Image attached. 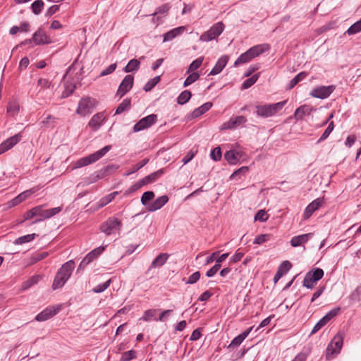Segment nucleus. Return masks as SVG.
I'll list each match as a JSON object with an SVG mask.
<instances>
[{
    "label": "nucleus",
    "mask_w": 361,
    "mask_h": 361,
    "mask_svg": "<svg viewBox=\"0 0 361 361\" xmlns=\"http://www.w3.org/2000/svg\"><path fill=\"white\" fill-rule=\"evenodd\" d=\"M134 78L131 75H127L121 82L116 92V95L120 97H123L133 86Z\"/></svg>",
    "instance_id": "nucleus-9"
},
{
    "label": "nucleus",
    "mask_w": 361,
    "mask_h": 361,
    "mask_svg": "<svg viewBox=\"0 0 361 361\" xmlns=\"http://www.w3.org/2000/svg\"><path fill=\"white\" fill-rule=\"evenodd\" d=\"M111 149V145H106L104 147L100 150L97 151L96 152L91 154L87 157H82L78 159L75 164L74 168H81L89 164H93L100 159L102 157H104L110 149Z\"/></svg>",
    "instance_id": "nucleus-3"
},
{
    "label": "nucleus",
    "mask_w": 361,
    "mask_h": 361,
    "mask_svg": "<svg viewBox=\"0 0 361 361\" xmlns=\"http://www.w3.org/2000/svg\"><path fill=\"white\" fill-rule=\"evenodd\" d=\"M200 78V74L198 73H192L190 74L187 78L185 80L183 86L188 87L190 85L192 84L195 81H197Z\"/></svg>",
    "instance_id": "nucleus-46"
},
{
    "label": "nucleus",
    "mask_w": 361,
    "mask_h": 361,
    "mask_svg": "<svg viewBox=\"0 0 361 361\" xmlns=\"http://www.w3.org/2000/svg\"><path fill=\"white\" fill-rule=\"evenodd\" d=\"M37 235L35 233L27 234V235L18 238L17 239L15 240L13 243L15 245H22L25 243H28V242L33 240L35 238V237H37Z\"/></svg>",
    "instance_id": "nucleus-34"
},
{
    "label": "nucleus",
    "mask_w": 361,
    "mask_h": 361,
    "mask_svg": "<svg viewBox=\"0 0 361 361\" xmlns=\"http://www.w3.org/2000/svg\"><path fill=\"white\" fill-rule=\"evenodd\" d=\"M259 73L253 75L251 78L245 80L242 84V89H247L253 85L259 78Z\"/></svg>",
    "instance_id": "nucleus-41"
},
{
    "label": "nucleus",
    "mask_w": 361,
    "mask_h": 361,
    "mask_svg": "<svg viewBox=\"0 0 361 361\" xmlns=\"http://www.w3.org/2000/svg\"><path fill=\"white\" fill-rule=\"evenodd\" d=\"M157 121L156 114H150L140 119L133 127L134 132H138L149 128Z\"/></svg>",
    "instance_id": "nucleus-8"
},
{
    "label": "nucleus",
    "mask_w": 361,
    "mask_h": 361,
    "mask_svg": "<svg viewBox=\"0 0 361 361\" xmlns=\"http://www.w3.org/2000/svg\"><path fill=\"white\" fill-rule=\"evenodd\" d=\"M159 81L160 76H156L152 78L145 84L144 90L146 92L150 91Z\"/></svg>",
    "instance_id": "nucleus-49"
},
{
    "label": "nucleus",
    "mask_w": 361,
    "mask_h": 361,
    "mask_svg": "<svg viewBox=\"0 0 361 361\" xmlns=\"http://www.w3.org/2000/svg\"><path fill=\"white\" fill-rule=\"evenodd\" d=\"M118 168V166H116L114 165H110V166H107L106 167L95 172V175L97 176V178L99 180V179H102L103 178H104L105 176H108L110 171L113 170V169H117Z\"/></svg>",
    "instance_id": "nucleus-32"
},
{
    "label": "nucleus",
    "mask_w": 361,
    "mask_h": 361,
    "mask_svg": "<svg viewBox=\"0 0 361 361\" xmlns=\"http://www.w3.org/2000/svg\"><path fill=\"white\" fill-rule=\"evenodd\" d=\"M93 259H92L91 255L88 254L84 257V259L81 261L80 264L78 266V271L83 270L87 264H89Z\"/></svg>",
    "instance_id": "nucleus-59"
},
{
    "label": "nucleus",
    "mask_w": 361,
    "mask_h": 361,
    "mask_svg": "<svg viewBox=\"0 0 361 361\" xmlns=\"http://www.w3.org/2000/svg\"><path fill=\"white\" fill-rule=\"evenodd\" d=\"M210 157L215 161L221 160L222 157L221 147H216L213 149L211 152Z\"/></svg>",
    "instance_id": "nucleus-53"
},
{
    "label": "nucleus",
    "mask_w": 361,
    "mask_h": 361,
    "mask_svg": "<svg viewBox=\"0 0 361 361\" xmlns=\"http://www.w3.org/2000/svg\"><path fill=\"white\" fill-rule=\"evenodd\" d=\"M51 85V82L48 79L40 78L37 81V85L40 86L42 89L49 88Z\"/></svg>",
    "instance_id": "nucleus-61"
},
{
    "label": "nucleus",
    "mask_w": 361,
    "mask_h": 361,
    "mask_svg": "<svg viewBox=\"0 0 361 361\" xmlns=\"http://www.w3.org/2000/svg\"><path fill=\"white\" fill-rule=\"evenodd\" d=\"M32 40L36 44H42L49 42L47 36L41 30H39L34 33L32 36Z\"/></svg>",
    "instance_id": "nucleus-28"
},
{
    "label": "nucleus",
    "mask_w": 361,
    "mask_h": 361,
    "mask_svg": "<svg viewBox=\"0 0 361 361\" xmlns=\"http://www.w3.org/2000/svg\"><path fill=\"white\" fill-rule=\"evenodd\" d=\"M225 25L222 22L214 24L207 31L200 35V40L210 42L216 39L224 30Z\"/></svg>",
    "instance_id": "nucleus-5"
},
{
    "label": "nucleus",
    "mask_w": 361,
    "mask_h": 361,
    "mask_svg": "<svg viewBox=\"0 0 361 361\" xmlns=\"http://www.w3.org/2000/svg\"><path fill=\"white\" fill-rule=\"evenodd\" d=\"M169 255L167 253L159 254L152 262L149 269L163 266L167 261Z\"/></svg>",
    "instance_id": "nucleus-26"
},
{
    "label": "nucleus",
    "mask_w": 361,
    "mask_h": 361,
    "mask_svg": "<svg viewBox=\"0 0 361 361\" xmlns=\"http://www.w3.org/2000/svg\"><path fill=\"white\" fill-rule=\"evenodd\" d=\"M252 58L250 54L248 51H246L245 53L242 54L235 61L234 66H237L239 64L245 63L251 61Z\"/></svg>",
    "instance_id": "nucleus-37"
},
{
    "label": "nucleus",
    "mask_w": 361,
    "mask_h": 361,
    "mask_svg": "<svg viewBox=\"0 0 361 361\" xmlns=\"http://www.w3.org/2000/svg\"><path fill=\"white\" fill-rule=\"evenodd\" d=\"M343 344V336L338 333L329 343L326 349V359L331 360L340 353Z\"/></svg>",
    "instance_id": "nucleus-4"
},
{
    "label": "nucleus",
    "mask_w": 361,
    "mask_h": 361,
    "mask_svg": "<svg viewBox=\"0 0 361 361\" xmlns=\"http://www.w3.org/2000/svg\"><path fill=\"white\" fill-rule=\"evenodd\" d=\"M327 323L325 322V320L322 318L313 327L311 334H314L316 332H317L319 330H320L323 326H324Z\"/></svg>",
    "instance_id": "nucleus-64"
},
{
    "label": "nucleus",
    "mask_w": 361,
    "mask_h": 361,
    "mask_svg": "<svg viewBox=\"0 0 361 361\" xmlns=\"http://www.w3.org/2000/svg\"><path fill=\"white\" fill-rule=\"evenodd\" d=\"M149 161V159H142L140 163L137 164H135L132 166V169L127 171L124 176H128L130 175H131L132 173L137 171L138 170H140L141 168H142L144 166H145Z\"/></svg>",
    "instance_id": "nucleus-39"
},
{
    "label": "nucleus",
    "mask_w": 361,
    "mask_h": 361,
    "mask_svg": "<svg viewBox=\"0 0 361 361\" xmlns=\"http://www.w3.org/2000/svg\"><path fill=\"white\" fill-rule=\"evenodd\" d=\"M136 357V351L131 350L126 352H124L122 355L121 360V361H130Z\"/></svg>",
    "instance_id": "nucleus-50"
},
{
    "label": "nucleus",
    "mask_w": 361,
    "mask_h": 361,
    "mask_svg": "<svg viewBox=\"0 0 361 361\" xmlns=\"http://www.w3.org/2000/svg\"><path fill=\"white\" fill-rule=\"evenodd\" d=\"M37 208L39 209V210L37 212V216H39V218L35 220L32 224H37L38 222H40L42 221L49 219V216H47V215L46 213V209L45 210L43 209L42 205L37 206Z\"/></svg>",
    "instance_id": "nucleus-47"
},
{
    "label": "nucleus",
    "mask_w": 361,
    "mask_h": 361,
    "mask_svg": "<svg viewBox=\"0 0 361 361\" xmlns=\"http://www.w3.org/2000/svg\"><path fill=\"white\" fill-rule=\"evenodd\" d=\"M104 113H97L92 116L89 121L88 125L93 130H97L100 127L102 123L104 120Z\"/></svg>",
    "instance_id": "nucleus-20"
},
{
    "label": "nucleus",
    "mask_w": 361,
    "mask_h": 361,
    "mask_svg": "<svg viewBox=\"0 0 361 361\" xmlns=\"http://www.w3.org/2000/svg\"><path fill=\"white\" fill-rule=\"evenodd\" d=\"M74 268L75 262L73 260H69L63 264L55 276L52 288L56 290L62 288L71 277Z\"/></svg>",
    "instance_id": "nucleus-1"
},
{
    "label": "nucleus",
    "mask_w": 361,
    "mask_h": 361,
    "mask_svg": "<svg viewBox=\"0 0 361 361\" xmlns=\"http://www.w3.org/2000/svg\"><path fill=\"white\" fill-rule=\"evenodd\" d=\"M75 89V85L73 84H67L65 85V90L62 92L61 98H66L72 94Z\"/></svg>",
    "instance_id": "nucleus-51"
},
{
    "label": "nucleus",
    "mask_w": 361,
    "mask_h": 361,
    "mask_svg": "<svg viewBox=\"0 0 361 361\" xmlns=\"http://www.w3.org/2000/svg\"><path fill=\"white\" fill-rule=\"evenodd\" d=\"M35 191L32 190H25L20 194H19L17 197L13 198L11 202H8L9 207L16 206L25 200L28 197H30Z\"/></svg>",
    "instance_id": "nucleus-18"
},
{
    "label": "nucleus",
    "mask_w": 361,
    "mask_h": 361,
    "mask_svg": "<svg viewBox=\"0 0 361 361\" xmlns=\"http://www.w3.org/2000/svg\"><path fill=\"white\" fill-rule=\"evenodd\" d=\"M322 203L323 200L320 198H317L309 204L305 209L304 218L305 219H309L312 214L322 206Z\"/></svg>",
    "instance_id": "nucleus-15"
},
{
    "label": "nucleus",
    "mask_w": 361,
    "mask_h": 361,
    "mask_svg": "<svg viewBox=\"0 0 361 361\" xmlns=\"http://www.w3.org/2000/svg\"><path fill=\"white\" fill-rule=\"evenodd\" d=\"M268 215L264 210H259L255 216V221H259L261 222H264L267 220Z\"/></svg>",
    "instance_id": "nucleus-58"
},
{
    "label": "nucleus",
    "mask_w": 361,
    "mask_h": 361,
    "mask_svg": "<svg viewBox=\"0 0 361 361\" xmlns=\"http://www.w3.org/2000/svg\"><path fill=\"white\" fill-rule=\"evenodd\" d=\"M212 106V102H206L200 107L195 109L190 115L192 118H197L209 111Z\"/></svg>",
    "instance_id": "nucleus-25"
},
{
    "label": "nucleus",
    "mask_w": 361,
    "mask_h": 361,
    "mask_svg": "<svg viewBox=\"0 0 361 361\" xmlns=\"http://www.w3.org/2000/svg\"><path fill=\"white\" fill-rule=\"evenodd\" d=\"M20 110V106L16 101H11L7 105V114L11 116H15L17 115Z\"/></svg>",
    "instance_id": "nucleus-30"
},
{
    "label": "nucleus",
    "mask_w": 361,
    "mask_h": 361,
    "mask_svg": "<svg viewBox=\"0 0 361 361\" xmlns=\"http://www.w3.org/2000/svg\"><path fill=\"white\" fill-rule=\"evenodd\" d=\"M39 210V208H37V207H35L32 208L31 209L28 210L27 212L24 214V220L22 221L23 222L25 220L30 219L33 218L34 216H36L37 214V212Z\"/></svg>",
    "instance_id": "nucleus-55"
},
{
    "label": "nucleus",
    "mask_w": 361,
    "mask_h": 361,
    "mask_svg": "<svg viewBox=\"0 0 361 361\" xmlns=\"http://www.w3.org/2000/svg\"><path fill=\"white\" fill-rule=\"evenodd\" d=\"M185 30V27L180 26L176 28H174L169 32H167L164 35V42L171 41L174 39L176 37L181 34Z\"/></svg>",
    "instance_id": "nucleus-29"
},
{
    "label": "nucleus",
    "mask_w": 361,
    "mask_h": 361,
    "mask_svg": "<svg viewBox=\"0 0 361 361\" xmlns=\"http://www.w3.org/2000/svg\"><path fill=\"white\" fill-rule=\"evenodd\" d=\"M131 105V100L129 98H126L117 107L115 114H121L123 111L130 109Z\"/></svg>",
    "instance_id": "nucleus-33"
},
{
    "label": "nucleus",
    "mask_w": 361,
    "mask_h": 361,
    "mask_svg": "<svg viewBox=\"0 0 361 361\" xmlns=\"http://www.w3.org/2000/svg\"><path fill=\"white\" fill-rule=\"evenodd\" d=\"M156 312H157V310H155V309H150V310H146L144 312V315L142 317V319H143L145 322H149V321H151L152 319L154 320V319H157L155 317Z\"/></svg>",
    "instance_id": "nucleus-48"
},
{
    "label": "nucleus",
    "mask_w": 361,
    "mask_h": 361,
    "mask_svg": "<svg viewBox=\"0 0 361 361\" xmlns=\"http://www.w3.org/2000/svg\"><path fill=\"white\" fill-rule=\"evenodd\" d=\"M307 75V73L305 71L300 72L296 75L290 81L288 85V89L293 88L299 82L304 80Z\"/></svg>",
    "instance_id": "nucleus-35"
},
{
    "label": "nucleus",
    "mask_w": 361,
    "mask_h": 361,
    "mask_svg": "<svg viewBox=\"0 0 361 361\" xmlns=\"http://www.w3.org/2000/svg\"><path fill=\"white\" fill-rule=\"evenodd\" d=\"M92 102L90 97L82 98L78 104L76 112L82 116H85L92 111Z\"/></svg>",
    "instance_id": "nucleus-11"
},
{
    "label": "nucleus",
    "mask_w": 361,
    "mask_h": 361,
    "mask_svg": "<svg viewBox=\"0 0 361 361\" xmlns=\"http://www.w3.org/2000/svg\"><path fill=\"white\" fill-rule=\"evenodd\" d=\"M105 247L103 246L98 247L91 252L88 253L89 255H91L92 259L94 260L96 259L102 252L104 250Z\"/></svg>",
    "instance_id": "nucleus-62"
},
{
    "label": "nucleus",
    "mask_w": 361,
    "mask_h": 361,
    "mask_svg": "<svg viewBox=\"0 0 361 361\" xmlns=\"http://www.w3.org/2000/svg\"><path fill=\"white\" fill-rule=\"evenodd\" d=\"M121 221L115 217H109L106 221L100 226V230L106 235H110L116 230H120Z\"/></svg>",
    "instance_id": "nucleus-7"
},
{
    "label": "nucleus",
    "mask_w": 361,
    "mask_h": 361,
    "mask_svg": "<svg viewBox=\"0 0 361 361\" xmlns=\"http://www.w3.org/2000/svg\"><path fill=\"white\" fill-rule=\"evenodd\" d=\"M169 201V197L167 195H162L158 198H157L153 202L150 203L147 207V209L149 212H155L159 209H161L164 205H165Z\"/></svg>",
    "instance_id": "nucleus-16"
},
{
    "label": "nucleus",
    "mask_w": 361,
    "mask_h": 361,
    "mask_svg": "<svg viewBox=\"0 0 361 361\" xmlns=\"http://www.w3.org/2000/svg\"><path fill=\"white\" fill-rule=\"evenodd\" d=\"M154 197V193L152 191L145 192L141 197V203L146 207L149 204V202Z\"/></svg>",
    "instance_id": "nucleus-40"
},
{
    "label": "nucleus",
    "mask_w": 361,
    "mask_h": 361,
    "mask_svg": "<svg viewBox=\"0 0 361 361\" xmlns=\"http://www.w3.org/2000/svg\"><path fill=\"white\" fill-rule=\"evenodd\" d=\"M224 158L230 164H236L240 158V154L238 152L231 149L226 152Z\"/></svg>",
    "instance_id": "nucleus-23"
},
{
    "label": "nucleus",
    "mask_w": 361,
    "mask_h": 361,
    "mask_svg": "<svg viewBox=\"0 0 361 361\" xmlns=\"http://www.w3.org/2000/svg\"><path fill=\"white\" fill-rule=\"evenodd\" d=\"M164 171L162 169L158 170L145 177L142 180V183L144 185L155 182L162 174Z\"/></svg>",
    "instance_id": "nucleus-27"
},
{
    "label": "nucleus",
    "mask_w": 361,
    "mask_h": 361,
    "mask_svg": "<svg viewBox=\"0 0 361 361\" xmlns=\"http://www.w3.org/2000/svg\"><path fill=\"white\" fill-rule=\"evenodd\" d=\"M228 61V56L226 55L222 56L221 58H219L216 63L214 68L212 69V71L209 73V75H215L219 73H220L222 70L224 68L226 65L227 64Z\"/></svg>",
    "instance_id": "nucleus-17"
},
{
    "label": "nucleus",
    "mask_w": 361,
    "mask_h": 361,
    "mask_svg": "<svg viewBox=\"0 0 361 361\" xmlns=\"http://www.w3.org/2000/svg\"><path fill=\"white\" fill-rule=\"evenodd\" d=\"M254 326H251L247 330L243 331L240 334H239L238 336L234 338L230 345H228V348H233L236 346H239L243 341L246 338V337L249 335V334L251 332Z\"/></svg>",
    "instance_id": "nucleus-22"
},
{
    "label": "nucleus",
    "mask_w": 361,
    "mask_h": 361,
    "mask_svg": "<svg viewBox=\"0 0 361 361\" xmlns=\"http://www.w3.org/2000/svg\"><path fill=\"white\" fill-rule=\"evenodd\" d=\"M140 62L137 59H131L126 67L123 68V71L126 73H130L133 71H136L140 68Z\"/></svg>",
    "instance_id": "nucleus-31"
},
{
    "label": "nucleus",
    "mask_w": 361,
    "mask_h": 361,
    "mask_svg": "<svg viewBox=\"0 0 361 361\" xmlns=\"http://www.w3.org/2000/svg\"><path fill=\"white\" fill-rule=\"evenodd\" d=\"M60 307L56 308L55 307H48L45 310H44L42 312L39 313L36 317L35 319L37 322H44L46 321L52 317H54L55 314H57V312L59 311Z\"/></svg>",
    "instance_id": "nucleus-12"
},
{
    "label": "nucleus",
    "mask_w": 361,
    "mask_h": 361,
    "mask_svg": "<svg viewBox=\"0 0 361 361\" xmlns=\"http://www.w3.org/2000/svg\"><path fill=\"white\" fill-rule=\"evenodd\" d=\"M203 60H204V57L203 56H200V57L196 59L195 61H193L190 64L187 73H189L190 72H192V71L198 69L201 66V65H202V63L203 62Z\"/></svg>",
    "instance_id": "nucleus-42"
},
{
    "label": "nucleus",
    "mask_w": 361,
    "mask_h": 361,
    "mask_svg": "<svg viewBox=\"0 0 361 361\" xmlns=\"http://www.w3.org/2000/svg\"><path fill=\"white\" fill-rule=\"evenodd\" d=\"M20 134H16L6 139L0 145V154L12 148L21 140Z\"/></svg>",
    "instance_id": "nucleus-13"
},
{
    "label": "nucleus",
    "mask_w": 361,
    "mask_h": 361,
    "mask_svg": "<svg viewBox=\"0 0 361 361\" xmlns=\"http://www.w3.org/2000/svg\"><path fill=\"white\" fill-rule=\"evenodd\" d=\"M269 49V45L268 44H258L256 46H254L249 49L247 51H249L250 54L251 55V57L252 59L259 56L260 54H263L266 51Z\"/></svg>",
    "instance_id": "nucleus-19"
},
{
    "label": "nucleus",
    "mask_w": 361,
    "mask_h": 361,
    "mask_svg": "<svg viewBox=\"0 0 361 361\" xmlns=\"http://www.w3.org/2000/svg\"><path fill=\"white\" fill-rule=\"evenodd\" d=\"M286 102L287 100H284L272 104L257 105L256 114L258 116L264 118L272 116L282 109Z\"/></svg>",
    "instance_id": "nucleus-2"
},
{
    "label": "nucleus",
    "mask_w": 361,
    "mask_h": 361,
    "mask_svg": "<svg viewBox=\"0 0 361 361\" xmlns=\"http://www.w3.org/2000/svg\"><path fill=\"white\" fill-rule=\"evenodd\" d=\"M247 121V118L243 116H238L231 118L227 122L222 126V129H233L244 124Z\"/></svg>",
    "instance_id": "nucleus-14"
},
{
    "label": "nucleus",
    "mask_w": 361,
    "mask_h": 361,
    "mask_svg": "<svg viewBox=\"0 0 361 361\" xmlns=\"http://www.w3.org/2000/svg\"><path fill=\"white\" fill-rule=\"evenodd\" d=\"M324 276V271L320 268H317L308 271L303 280V286L309 289H312L314 283L320 280Z\"/></svg>",
    "instance_id": "nucleus-6"
},
{
    "label": "nucleus",
    "mask_w": 361,
    "mask_h": 361,
    "mask_svg": "<svg viewBox=\"0 0 361 361\" xmlns=\"http://www.w3.org/2000/svg\"><path fill=\"white\" fill-rule=\"evenodd\" d=\"M192 96L191 92L189 90H184L182 92L177 98L178 104L183 105L187 103Z\"/></svg>",
    "instance_id": "nucleus-36"
},
{
    "label": "nucleus",
    "mask_w": 361,
    "mask_h": 361,
    "mask_svg": "<svg viewBox=\"0 0 361 361\" xmlns=\"http://www.w3.org/2000/svg\"><path fill=\"white\" fill-rule=\"evenodd\" d=\"M270 239V235L269 234H261L257 235L255 240L253 243L261 245L267 241H268Z\"/></svg>",
    "instance_id": "nucleus-56"
},
{
    "label": "nucleus",
    "mask_w": 361,
    "mask_h": 361,
    "mask_svg": "<svg viewBox=\"0 0 361 361\" xmlns=\"http://www.w3.org/2000/svg\"><path fill=\"white\" fill-rule=\"evenodd\" d=\"M44 4L42 0L35 1L31 5L32 12L36 15L39 14L44 7Z\"/></svg>",
    "instance_id": "nucleus-45"
},
{
    "label": "nucleus",
    "mask_w": 361,
    "mask_h": 361,
    "mask_svg": "<svg viewBox=\"0 0 361 361\" xmlns=\"http://www.w3.org/2000/svg\"><path fill=\"white\" fill-rule=\"evenodd\" d=\"M116 67L117 64L116 63L111 64L100 73L99 76L102 77L112 73L116 70Z\"/></svg>",
    "instance_id": "nucleus-60"
},
{
    "label": "nucleus",
    "mask_w": 361,
    "mask_h": 361,
    "mask_svg": "<svg viewBox=\"0 0 361 361\" xmlns=\"http://www.w3.org/2000/svg\"><path fill=\"white\" fill-rule=\"evenodd\" d=\"M200 272L197 271L191 274L188 280L185 281V284H194L200 280Z\"/></svg>",
    "instance_id": "nucleus-54"
},
{
    "label": "nucleus",
    "mask_w": 361,
    "mask_h": 361,
    "mask_svg": "<svg viewBox=\"0 0 361 361\" xmlns=\"http://www.w3.org/2000/svg\"><path fill=\"white\" fill-rule=\"evenodd\" d=\"M361 32V19L353 24L346 31L349 35Z\"/></svg>",
    "instance_id": "nucleus-44"
},
{
    "label": "nucleus",
    "mask_w": 361,
    "mask_h": 361,
    "mask_svg": "<svg viewBox=\"0 0 361 361\" xmlns=\"http://www.w3.org/2000/svg\"><path fill=\"white\" fill-rule=\"evenodd\" d=\"M350 298L353 301L361 300V284L350 294Z\"/></svg>",
    "instance_id": "nucleus-57"
},
{
    "label": "nucleus",
    "mask_w": 361,
    "mask_h": 361,
    "mask_svg": "<svg viewBox=\"0 0 361 361\" xmlns=\"http://www.w3.org/2000/svg\"><path fill=\"white\" fill-rule=\"evenodd\" d=\"M312 112V108L308 105H302L298 107L294 114L295 118L298 121L302 119L305 115H310Z\"/></svg>",
    "instance_id": "nucleus-24"
},
{
    "label": "nucleus",
    "mask_w": 361,
    "mask_h": 361,
    "mask_svg": "<svg viewBox=\"0 0 361 361\" xmlns=\"http://www.w3.org/2000/svg\"><path fill=\"white\" fill-rule=\"evenodd\" d=\"M341 311V307H336L331 310H330L328 313H326L322 318L325 320L326 323H328L330 320L334 318Z\"/></svg>",
    "instance_id": "nucleus-43"
},
{
    "label": "nucleus",
    "mask_w": 361,
    "mask_h": 361,
    "mask_svg": "<svg viewBox=\"0 0 361 361\" xmlns=\"http://www.w3.org/2000/svg\"><path fill=\"white\" fill-rule=\"evenodd\" d=\"M40 279H41V277L39 276H38V275H35V276H32L28 280H27L26 281L23 283L22 288L23 290L28 289L29 288H30L33 285L37 283Z\"/></svg>",
    "instance_id": "nucleus-38"
},
{
    "label": "nucleus",
    "mask_w": 361,
    "mask_h": 361,
    "mask_svg": "<svg viewBox=\"0 0 361 361\" xmlns=\"http://www.w3.org/2000/svg\"><path fill=\"white\" fill-rule=\"evenodd\" d=\"M335 90L334 85L320 86L313 89L310 95L315 98H327Z\"/></svg>",
    "instance_id": "nucleus-10"
},
{
    "label": "nucleus",
    "mask_w": 361,
    "mask_h": 361,
    "mask_svg": "<svg viewBox=\"0 0 361 361\" xmlns=\"http://www.w3.org/2000/svg\"><path fill=\"white\" fill-rule=\"evenodd\" d=\"M111 282V280L109 279L106 282L97 285V286H95L93 288V290H92L93 292L96 293H99L104 291L110 286Z\"/></svg>",
    "instance_id": "nucleus-52"
},
{
    "label": "nucleus",
    "mask_w": 361,
    "mask_h": 361,
    "mask_svg": "<svg viewBox=\"0 0 361 361\" xmlns=\"http://www.w3.org/2000/svg\"><path fill=\"white\" fill-rule=\"evenodd\" d=\"M221 264H214L211 269H209L207 273L206 276L207 277H212L214 276L218 271L221 269Z\"/></svg>",
    "instance_id": "nucleus-63"
},
{
    "label": "nucleus",
    "mask_w": 361,
    "mask_h": 361,
    "mask_svg": "<svg viewBox=\"0 0 361 361\" xmlns=\"http://www.w3.org/2000/svg\"><path fill=\"white\" fill-rule=\"evenodd\" d=\"M312 235V233H307L294 236L290 240V245L294 247L300 246L303 243L307 242Z\"/></svg>",
    "instance_id": "nucleus-21"
}]
</instances>
